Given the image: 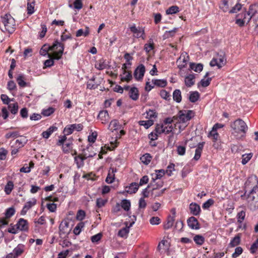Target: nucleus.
Here are the masks:
<instances>
[{"mask_svg":"<svg viewBox=\"0 0 258 258\" xmlns=\"http://www.w3.org/2000/svg\"><path fill=\"white\" fill-rule=\"evenodd\" d=\"M2 22L4 25V29H2L3 32L7 31L12 34L15 30L16 24L15 19L10 14H6L2 17Z\"/></svg>","mask_w":258,"mask_h":258,"instance_id":"1","label":"nucleus"},{"mask_svg":"<svg viewBox=\"0 0 258 258\" xmlns=\"http://www.w3.org/2000/svg\"><path fill=\"white\" fill-rule=\"evenodd\" d=\"M231 127L233 132V134L236 133H242L241 137H244L246 134L248 127L245 122L241 119H238L231 123Z\"/></svg>","mask_w":258,"mask_h":258,"instance_id":"2","label":"nucleus"},{"mask_svg":"<svg viewBox=\"0 0 258 258\" xmlns=\"http://www.w3.org/2000/svg\"><path fill=\"white\" fill-rule=\"evenodd\" d=\"M241 199L243 200H247L251 199H256L258 201V186L254 187L250 190L245 191L243 195L241 196Z\"/></svg>","mask_w":258,"mask_h":258,"instance_id":"3","label":"nucleus"},{"mask_svg":"<svg viewBox=\"0 0 258 258\" xmlns=\"http://www.w3.org/2000/svg\"><path fill=\"white\" fill-rule=\"evenodd\" d=\"M83 128V125L81 123L79 124H72L67 125L63 131V133L66 135H70L72 134L73 132L76 130L78 132L81 131Z\"/></svg>","mask_w":258,"mask_h":258,"instance_id":"4","label":"nucleus"},{"mask_svg":"<svg viewBox=\"0 0 258 258\" xmlns=\"http://www.w3.org/2000/svg\"><path fill=\"white\" fill-rule=\"evenodd\" d=\"M191 110H180L178 113V121L180 122L185 123L191 118Z\"/></svg>","mask_w":258,"mask_h":258,"instance_id":"5","label":"nucleus"},{"mask_svg":"<svg viewBox=\"0 0 258 258\" xmlns=\"http://www.w3.org/2000/svg\"><path fill=\"white\" fill-rule=\"evenodd\" d=\"M59 42L57 40H55L52 46H49L48 44H44L43 45L40 50V54L41 55L45 56L49 54L48 53V51H53L54 49H57Z\"/></svg>","mask_w":258,"mask_h":258,"instance_id":"6","label":"nucleus"},{"mask_svg":"<svg viewBox=\"0 0 258 258\" xmlns=\"http://www.w3.org/2000/svg\"><path fill=\"white\" fill-rule=\"evenodd\" d=\"M146 71L145 67L144 64L139 65L135 69L134 76L137 81H141L143 79Z\"/></svg>","mask_w":258,"mask_h":258,"instance_id":"7","label":"nucleus"},{"mask_svg":"<svg viewBox=\"0 0 258 258\" xmlns=\"http://www.w3.org/2000/svg\"><path fill=\"white\" fill-rule=\"evenodd\" d=\"M136 220V216H134L133 221L130 224V225L128 226V224L127 222H124V224L125 225V227L119 230L118 232V236L120 237H126L127 234L129 233V229L131 227H132L133 224L135 223V221Z\"/></svg>","mask_w":258,"mask_h":258,"instance_id":"8","label":"nucleus"},{"mask_svg":"<svg viewBox=\"0 0 258 258\" xmlns=\"http://www.w3.org/2000/svg\"><path fill=\"white\" fill-rule=\"evenodd\" d=\"M258 181L255 176L249 177L245 183V191L250 190L254 187L257 186Z\"/></svg>","mask_w":258,"mask_h":258,"instance_id":"9","label":"nucleus"},{"mask_svg":"<svg viewBox=\"0 0 258 258\" xmlns=\"http://www.w3.org/2000/svg\"><path fill=\"white\" fill-rule=\"evenodd\" d=\"M130 29L132 32L135 34L134 35L135 37L137 38H142L143 39H145V37L144 36L145 31L143 28H137L135 24H133L130 27Z\"/></svg>","mask_w":258,"mask_h":258,"instance_id":"10","label":"nucleus"},{"mask_svg":"<svg viewBox=\"0 0 258 258\" xmlns=\"http://www.w3.org/2000/svg\"><path fill=\"white\" fill-rule=\"evenodd\" d=\"M59 235L61 237L62 234L68 235L71 229L69 227V222L67 220L62 221L59 226Z\"/></svg>","mask_w":258,"mask_h":258,"instance_id":"11","label":"nucleus"},{"mask_svg":"<svg viewBox=\"0 0 258 258\" xmlns=\"http://www.w3.org/2000/svg\"><path fill=\"white\" fill-rule=\"evenodd\" d=\"M15 226L20 231L27 232L29 230L28 222L23 218H20Z\"/></svg>","mask_w":258,"mask_h":258,"instance_id":"12","label":"nucleus"},{"mask_svg":"<svg viewBox=\"0 0 258 258\" xmlns=\"http://www.w3.org/2000/svg\"><path fill=\"white\" fill-rule=\"evenodd\" d=\"M96 155V153H94L93 155H89L87 156L85 154L84 155V157H83L81 155H79L75 157V161L77 165V167L80 168L84 166V161L89 157H93L94 156Z\"/></svg>","mask_w":258,"mask_h":258,"instance_id":"13","label":"nucleus"},{"mask_svg":"<svg viewBox=\"0 0 258 258\" xmlns=\"http://www.w3.org/2000/svg\"><path fill=\"white\" fill-rule=\"evenodd\" d=\"M36 204V200L34 198L32 199V200L27 202L22 210L21 211V215H25L26 214L27 211L30 209L33 206H35Z\"/></svg>","mask_w":258,"mask_h":258,"instance_id":"14","label":"nucleus"},{"mask_svg":"<svg viewBox=\"0 0 258 258\" xmlns=\"http://www.w3.org/2000/svg\"><path fill=\"white\" fill-rule=\"evenodd\" d=\"M188 226L192 229H199L200 224L197 219L195 217H190L187 220Z\"/></svg>","mask_w":258,"mask_h":258,"instance_id":"15","label":"nucleus"},{"mask_svg":"<svg viewBox=\"0 0 258 258\" xmlns=\"http://www.w3.org/2000/svg\"><path fill=\"white\" fill-rule=\"evenodd\" d=\"M189 209L190 213L194 216H198L201 212L200 205L196 203H191L190 204Z\"/></svg>","mask_w":258,"mask_h":258,"instance_id":"16","label":"nucleus"},{"mask_svg":"<svg viewBox=\"0 0 258 258\" xmlns=\"http://www.w3.org/2000/svg\"><path fill=\"white\" fill-rule=\"evenodd\" d=\"M58 46L60 48L59 50H58L57 52H54L52 56V58L54 59L58 60L61 57L63 54V50H64V44L63 43H61L59 42V44H58Z\"/></svg>","mask_w":258,"mask_h":258,"instance_id":"17","label":"nucleus"},{"mask_svg":"<svg viewBox=\"0 0 258 258\" xmlns=\"http://www.w3.org/2000/svg\"><path fill=\"white\" fill-rule=\"evenodd\" d=\"M216 58V59H218V61L220 64L219 66V69L222 68L224 65L226 64V58L225 57V55L224 52L221 51L217 53V57Z\"/></svg>","mask_w":258,"mask_h":258,"instance_id":"18","label":"nucleus"},{"mask_svg":"<svg viewBox=\"0 0 258 258\" xmlns=\"http://www.w3.org/2000/svg\"><path fill=\"white\" fill-rule=\"evenodd\" d=\"M128 95L132 100L134 101L137 100L139 96L138 89L135 87L131 88L128 92Z\"/></svg>","mask_w":258,"mask_h":258,"instance_id":"19","label":"nucleus"},{"mask_svg":"<svg viewBox=\"0 0 258 258\" xmlns=\"http://www.w3.org/2000/svg\"><path fill=\"white\" fill-rule=\"evenodd\" d=\"M205 144V142H203L199 143L198 144V147H197V149H196L195 155L194 157V160L197 161L200 158L201 156V153H202V150H203V149Z\"/></svg>","mask_w":258,"mask_h":258,"instance_id":"20","label":"nucleus"},{"mask_svg":"<svg viewBox=\"0 0 258 258\" xmlns=\"http://www.w3.org/2000/svg\"><path fill=\"white\" fill-rule=\"evenodd\" d=\"M195 76L194 74H189L185 77L184 83L188 87H190L195 84Z\"/></svg>","mask_w":258,"mask_h":258,"instance_id":"21","label":"nucleus"},{"mask_svg":"<svg viewBox=\"0 0 258 258\" xmlns=\"http://www.w3.org/2000/svg\"><path fill=\"white\" fill-rule=\"evenodd\" d=\"M256 11L254 9V7L252 5H250L249 6L248 11L247 13L245 12L244 14V19H246V15L249 16L247 20V23H249L252 17L256 15Z\"/></svg>","mask_w":258,"mask_h":258,"instance_id":"22","label":"nucleus"},{"mask_svg":"<svg viewBox=\"0 0 258 258\" xmlns=\"http://www.w3.org/2000/svg\"><path fill=\"white\" fill-rule=\"evenodd\" d=\"M139 187V185H138V183L136 182H132L130 184V185L126 187V188H128L127 190H126V192L130 194H135L138 191Z\"/></svg>","mask_w":258,"mask_h":258,"instance_id":"23","label":"nucleus"},{"mask_svg":"<svg viewBox=\"0 0 258 258\" xmlns=\"http://www.w3.org/2000/svg\"><path fill=\"white\" fill-rule=\"evenodd\" d=\"M175 221V218L174 216H171L169 215L168 216L167 220L164 225V228L165 229H168L171 228L173 225V223Z\"/></svg>","mask_w":258,"mask_h":258,"instance_id":"24","label":"nucleus"},{"mask_svg":"<svg viewBox=\"0 0 258 258\" xmlns=\"http://www.w3.org/2000/svg\"><path fill=\"white\" fill-rule=\"evenodd\" d=\"M189 69L196 72H201L203 69V65L202 63H196L190 62L189 64Z\"/></svg>","mask_w":258,"mask_h":258,"instance_id":"25","label":"nucleus"},{"mask_svg":"<svg viewBox=\"0 0 258 258\" xmlns=\"http://www.w3.org/2000/svg\"><path fill=\"white\" fill-rule=\"evenodd\" d=\"M98 118L102 121V123L107 121L109 118L108 113L107 110H101L98 115Z\"/></svg>","mask_w":258,"mask_h":258,"instance_id":"26","label":"nucleus"},{"mask_svg":"<svg viewBox=\"0 0 258 258\" xmlns=\"http://www.w3.org/2000/svg\"><path fill=\"white\" fill-rule=\"evenodd\" d=\"M25 246L23 244H19L18 246L15 247L13 250V254H15V256L17 257L20 255L24 251Z\"/></svg>","mask_w":258,"mask_h":258,"instance_id":"27","label":"nucleus"},{"mask_svg":"<svg viewBox=\"0 0 258 258\" xmlns=\"http://www.w3.org/2000/svg\"><path fill=\"white\" fill-rule=\"evenodd\" d=\"M240 234H238L231 240L229 246L231 247H233L238 245L240 244Z\"/></svg>","mask_w":258,"mask_h":258,"instance_id":"28","label":"nucleus"},{"mask_svg":"<svg viewBox=\"0 0 258 258\" xmlns=\"http://www.w3.org/2000/svg\"><path fill=\"white\" fill-rule=\"evenodd\" d=\"M177 28H175L171 30L166 31L163 35V39L165 40L173 37L177 32Z\"/></svg>","mask_w":258,"mask_h":258,"instance_id":"29","label":"nucleus"},{"mask_svg":"<svg viewBox=\"0 0 258 258\" xmlns=\"http://www.w3.org/2000/svg\"><path fill=\"white\" fill-rule=\"evenodd\" d=\"M173 99L174 101L179 103L181 101V93L179 89H176L173 93Z\"/></svg>","mask_w":258,"mask_h":258,"instance_id":"30","label":"nucleus"},{"mask_svg":"<svg viewBox=\"0 0 258 258\" xmlns=\"http://www.w3.org/2000/svg\"><path fill=\"white\" fill-rule=\"evenodd\" d=\"M200 98V94L197 91L190 92L189 96V100L191 102L195 103Z\"/></svg>","mask_w":258,"mask_h":258,"instance_id":"31","label":"nucleus"},{"mask_svg":"<svg viewBox=\"0 0 258 258\" xmlns=\"http://www.w3.org/2000/svg\"><path fill=\"white\" fill-rule=\"evenodd\" d=\"M8 108L11 113L16 114L17 113L19 108L18 104L17 102L14 103H10L8 105Z\"/></svg>","mask_w":258,"mask_h":258,"instance_id":"32","label":"nucleus"},{"mask_svg":"<svg viewBox=\"0 0 258 258\" xmlns=\"http://www.w3.org/2000/svg\"><path fill=\"white\" fill-rule=\"evenodd\" d=\"M16 81L20 87H25L26 86L27 83L24 81V76L23 74H19L17 77Z\"/></svg>","mask_w":258,"mask_h":258,"instance_id":"33","label":"nucleus"},{"mask_svg":"<svg viewBox=\"0 0 258 258\" xmlns=\"http://www.w3.org/2000/svg\"><path fill=\"white\" fill-rule=\"evenodd\" d=\"M152 82L154 84V85L160 87H164L167 85V81L166 80H158L154 79L152 80Z\"/></svg>","mask_w":258,"mask_h":258,"instance_id":"34","label":"nucleus"},{"mask_svg":"<svg viewBox=\"0 0 258 258\" xmlns=\"http://www.w3.org/2000/svg\"><path fill=\"white\" fill-rule=\"evenodd\" d=\"M89 28L88 27H86L85 31L82 29H79L76 32V36L77 37H80L83 35L85 37H86L89 34Z\"/></svg>","mask_w":258,"mask_h":258,"instance_id":"35","label":"nucleus"},{"mask_svg":"<svg viewBox=\"0 0 258 258\" xmlns=\"http://www.w3.org/2000/svg\"><path fill=\"white\" fill-rule=\"evenodd\" d=\"M152 158L150 154L146 153L140 158V160L144 164L148 165L151 162Z\"/></svg>","mask_w":258,"mask_h":258,"instance_id":"36","label":"nucleus"},{"mask_svg":"<svg viewBox=\"0 0 258 258\" xmlns=\"http://www.w3.org/2000/svg\"><path fill=\"white\" fill-rule=\"evenodd\" d=\"M156 175L155 177L152 178V182H155V181L158 179H160L165 173V171L163 169L156 170Z\"/></svg>","mask_w":258,"mask_h":258,"instance_id":"37","label":"nucleus"},{"mask_svg":"<svg viewBox=\"0 0 258 258\" xmlns=\"http://www.w3.org/2000/svg\"><path fill=\"white\" fill-rule=\"evenodd\" d=\"M14 183L12 181H9L5 187V191L7 195L11 194L14 188Z\"/></svg>","mask_w":258,"mask_h":258,"instance_id":"38","label":"nucleus"},{"mask_svg":"<svg viewBox=\"0 0 258 258\" xmlns=\"http://www.w3.org/2000/svg\"><path fill=\"white\" fill-rule=\"evenodd\" d=\"M220 8L224 12H226L229 11V5L228 0H222L220 5Z\"/></svg>","mask_w":258,"mask_h":258,"instance_id":"39","label":"nucleus"},{"mask_svg":"<svg viewBox=\"0 0 258 258\" xmlns=\"http://www.w3.org/2000/svg\"><path fill=\"white\" fill-rule=\"evenodd\" d=\"M193 239L195 243L199 245H202L205 241V238L201 235H196Z\"/></svg>","mask_w":258,"mask_h":258,"instance_id":"40","label":"nucleus"},{"mask_svg":"<svg viewBox=\"0 0 258 258\" xmlns=\"http://www.w3.org/2000/svg\"><path fill=\"white\" fill-rule=\"evenodd\" d=\"M61 146L63 152L64 153H68L72 148V143L71 142H66Z\"/></svg>","mask_w":258,"mask_h":258,"instance_id":"41","label":"nucleus"},{"mask_svg":"<svg viewBox=\"0 0 258 258\" xmlns=\"http://www.w3.org/2000/svg\"><path fill=\"white\" fill-rule=\"evenodd\" d=\"M179 11L178 7L176 6H172L169 7L166 11V13L167 15H172L178 13Z\"/></svg>","mask_w":258,"mask_h":258,"instance_id":"42","label":"nucleus"},{"mask_svg":"<svg viewBox=\"0 0 258 258\" xmlns=\"http://www.w3.org/2000/svg\"><path fill=\"white\" fill-rule=\"evenodd\" d=\"M252 156L253 154L252 153L242 155L241 163L243 165L246 164L251 159Z\"/></svg>","mask_w":258,"mask_h":258,"instance_id":"43","label":"nucleus"},{"mask_svg":"<svg viewBox=\"0 0 258 258\" xmlns=\"http://www.w3.org/2000/svg\"><path fill=\"white\" fill-rule=\"evenodd\" d=\"M30 0H28L29 1ZM34 4L35 2H28L27 3V14L29 15H32L34 12Z\"/></svg>","mask_w":258,"mask_h":258,"instance_id":"44","label":"nucleus"},{"mask_svg":"<svg viewBox=\"0 0 258 258\" xmlns=\"http://www.w3.org/2000/svg\"><path fill=\"white\" fill-rule=\"evenodd\" d=\"M121 207L126 211H128L130 209L131 202L128 200H123L121 202Z\"/></svg>","mask_w":258,"mask_h":258,"instance_id":"45","label":"nucleus"},{"mask_svg":"<svg viewBox=\"0 0 258 258\" xmlns=\"http://www.w3.org/2000/svg\"><path fill=\"white\" fill-rule=\"evenodd\" d=\"M107 64L103 59H100L95 64V68L98 70H102L106 68Z\"/></svg>","mask_w":258,"mask_h":258,"instance_id":"46","label":"nucleus"},{"mask_svg":"<svg viewBox=\"0 0 258 258\" xmlns=\"http://www.w3.org/2000/svg\"><path fill=\"white\" fill-rule=\"evenodd\" d=\"M154 49V43L152 39H150L149 43L144 45V50L147 52H149L151 50Z\"/></svg>","mask_w":258,"mask_h":258,"instance_id":"47","label":"nucleus"},{"mask_svg":"<svg viewBox=\"0 0 258 258\" xmlns=\"http://www.w3.org/2000/svg\"><path fill=\"white\" fill-rule=\"evenodd\" d=\"M48 57L49 59L46 60L44 62V67L43 68L50 67L54 64V60L52 58V56L51 54H48Z\"/></svg>","mask_w":258,"mask_h":258,"instance_id":"48","label":"nucleus"},{"mask_svg":"<svg viewBox=\"0 0 258 258\" xmlns=\"http://www.w3.org/2000/svg\"><path fill=\"white\" fill-rule=\"evenodd\" d=\"M139 124L144 126L146 128H148L153 124V121L152 120H141L139 121Z\"/></svg>","mask_w":258,"mask_h":258,"instance_id":"49","label":"nucleus"},{"mask_svg":"<svg viewBox=\"0 0 258 258\" xmlns=\"http://www.w3.org/2000/svg\"><path fill=\"white\" fill-rule=\"evenodd\" d=\"M124 76H121V81L122 82L126 81L127 82H130L133 78V76L132 75L131 72H127V73L124 74Z\"/></svg>","mask_w":258,"mask_h":258,"instance_id":"50","label":"nucleus"},{"mask_svg":"<svg viewBox=\"0 0 258 258\" xmlns=\"http://www.w3.org/2000/svg\"><path fill=\"white\" fill-rule=\"evenodd\" d=\"M168 248L167 241L166 240H163L159 242L157 248L159 251L161 249L166 250Z\"/></svg>","mask_w":258,"mask_h":258,"instance_id":"51","label":"nucleus"},{"mask_svg":"<svg viewBox=\"0 0 258 258\" xmlns=\"http://www.w3.org/2000/svg\"><path fill=\"white\" fill-rule=\"evenodd\" d=\"M164 124L163 123L157 124L155 128V132L157 134H161L165 133Z\"/></svg>","mask_w":258,"mask_h":258,"instance_id":"52","label":"nucleus"},{"mask_svg":"<svg viewBox=\"0 0 258 258\" xmlns=\"http://www.w3.org/2000/svg\"><path fill=\"white\" fill-rule=\"evenodd\" d=\"M118 125H118V122L117 120H113L110 122L108 128L112 132H113V130H115L117 128Z\"/></svg>","mask_w":258,"mask_h":258,"instance_id":"53","label":"nucleus"},{"mask_svg":"<svg viewBox=\"0 0 258 258\" xmlns=\"http://www.w3.org/2000/svg\"><path fill=\"white\" fill-rule=\"evenodd\" d=\"M211 80V78H208L206 80L204 79H202L200 82L198 84V86H199V85L200 84L202 87H206L210 85Z\"/></svg>","mask_w":258,"mask_h":258,"instance_id":"54","label":"nucleus"},{"mask_svg":"<svg viewBox=\"0 0 258 258\" xmlns=\"http://www.w3.org/2000/svg\"><path fill=\"white\" fill-rule=\"evenodd\" d=\"M160 95L163 99L166 100H169L170 99V94L165 90H162L160 91Z\"/></svg>","mask_w":258,"mask_h":258,"instance_id":"55","label":"nucleus"},{"mask_svg":"<svg viewBox=\"0 0 258 258\" xmlns=\"http://www.w3.org/2000/svg\"><path fill=\"white\" fill-rule=\"evenodd\" d=\"M15 213V209L13 207L8 208L5 213V215L7 218H9L14 215Z\"/></svg>","mask_w":258,"mask_h":258,"instance_id":"56","label":"nucleus"},{"mask_svg":"<svg viewBox=\"0 0 258 258\" xmlns=\"http://www.w3.org/2000/svg\"><path fill=\"white\" fill-rule=\"evenodd\" d=\"M20 136L19 135V133L18 132H9L7 133L5 135V137L6 139H10L11 138H17L18 137Z\"/></svg>","mask_w":258,"mask_h":258,"instance_id":"57","label":"nucleus"},{"mask_svg":"<svg viewBox=\"0 0 258 258\" xmlns=\"http://www.w3.org/2000/svg\"><path fill=\"white\" fill-rule=\"evenodd\" d=\"M85 215L86 214L84 211L80 210L77 212L76 218L78 220L82 221L85 218Z\"/></svg>","mask_w":258,"mask_h":258,"instance_id":"58","label":"nucleus"},{"mask_svg":"<svg viewBox=\"0 0 258 258\" xmlns=\"http://www.w3.org/2000/svg\"><path fill=\"white\" fill-rule=\"evenodd\" d=\"M245 216V212L244 211H241L238 212L237 215L238 222L241 223L244 220Z\"/></svg>","mask_w":258,"mask_h":258,"instance_id":"59","label":"nucleus"},{"mask_svg":"<svg viewBox=\"0 0 258 258\" xmlns=\"http://www.w3.org/2000/svg\"><path fill=\"white\" fill-rule=\"evenodd\" d=\"M242 9V5L240 4H237L234 7L229 10V13H236Z\"/></svg>","mask_w":258,"mask_h":258,"instance_id":"60","label":"nucleus"},{"mask_svg":"<svg viewBox=\"0 0 258 258\" xmlns=\"http://www.w3.org/2000/svg\"><path fill=\"white\" fill-rule=\"evenodd\" d=\"M243 249L241 247H237L235 249V252L232 254V257L233 258H236L240 254L242 253Z\"/></svg>","mask_w":258,"mask_h":258,"instance_id":"61","label":"nucleus"},{"mask_svg":"<svg viewBox=\"0 0 258 258\" xmlns=\"http://www.w3.org/2000/svg\"><path fill=\"white\" fill-rule=\"evenodd\" d=\"M214 203V201L213 200L210 199L205 202L202 206V207L204 209H208L210 206L213 205Z\"/></svg>","mask_w":258,"mask_h":258,"instance_id":"62","label":"nucleus"},{"mask_svg":"<svg viewBox=\"0 0 258 258\" xmlns=\"http://www.w3.org/2000/svg\"><path fill=\"white\" fill-rule=\"evenodd\" d=\"M102 235L101 233H98L91 237V241L93 243L98 242L102 238Z\"/></svg>","mask_w":258,"mask_h":258,"instance_id":"63","label":"nucleus"},{"mask_svg":"<svg viewBox=\"0 0 258 258\" xmlns=\"http://www.w3.org/2000/svg\"><path fill=\"white\" fill-rule=\"evenodd\" d=\"M258 248V238L256 241L251 245L250 251L251 253H254Z\"/></svg>","mask_w":258,"mask_h":258,"instance_id":"64","label":"nucleus"}]
</instances>
